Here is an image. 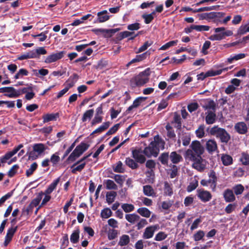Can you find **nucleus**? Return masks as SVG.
I'll list each match as a JSON object with an SVG mask.
<instances>
[{"mask_svg":"<svg viewBox=\"0 0 249 249\" xmlns=\"http://www.w3.org/2000/svg\"><path fill=\"white\" fill-rule=\"evenodd\" d=\"M203 107L208 111H215L216 105L213 100H208L203 105Z\"/></svg>","mask_w":249,"mask_h":249,"instance_id":"nucleus-19","label":"nucleus"},{"mask_svg":"<svg viewBox=\"0 0 249 249\" xmlns=\"http://www.w3.org/2000/svg\"><path fill=\"white\" fill-rule=\"evenodd\" d=\"M209 179L207 180L210 188L214 191L216 186L217 177L216 173L213 170H211L209 173Z\"/></svg>","mask_w":249,"mask_h":249,"instance_id":"nucleus-11","label":"nucleus"},{"mask_svg":"<svg viewBox=\"0 0 249 249\" xmlns=\"http://www.w3.org/2000/svg\"><path fill=\"white\" fill-rule=\"evenodd\" d=\"M28 71L26 69H20L17 73L15 75L14 78L16 79L22 78L24 76H27L28 75Z\"/></svg>","mask_w":249,"mask_h":249,"instance_id":"nucleus-46","label":"nucleus"},{"mask_svg":"<svg viewBox=\"0 0 249 249\" xmlns=\"http://www.w3.org/2000/svg\"><path fill=\"white\" fill-rule=\"evenodd\" d=\"M125 218L127 221L131 224L135 223L140 219L139 215L135 213L126 214L125 215Z\"/></svg>","mask_w":249,"mask_h":249,"instance_id":"nucleus-25","label":"nucleus"},{"mask_svg":"<svg viewBox=\"0 0 249 249\" xmlns=\"http://www.w3.org/2000/svg\"><path fill=\"white\" fill-rule=\"evenodd\" d=\"M113 171L116 173H122L124 171L123 163L121 161L117 162L116 165L113 166Z\"/></svg>","mask_w":249,"mask_h":249,"instance_id":"nucleus-42","label":"nucleus"},{"mask_svg":"<svg viewBox=\"0 0 249 249\" xmlns=\"http://www.w3.org/2000/svg\"><path fill=\"white\" fill-rule=\"evenodd\" d=\"M165 142L160 137L159 135L154 137V140L152 141L148 146L144 149V155L148 158L152 156L157 157L160 150L164 148Z\"/></svg>","mask_w":249,"mask_h":249,"instance_id":"nucleus-2","label":"nucleus"},{"mask_svg":"<svg viewBox=\"0 0 249 249\" xmlns=\"http://www.w3.org/2000/svg\"><path fill=\"white\" fill-rule=\"evenodd\" d=\"M47 146L41 143H36L33 146V150L29 154V158L32 160H36L38 156L42 155L47 149Z\"/></svg>","mask_w":249,"mask_h":249,"instance_id":"nucleus-6","label":"nucleus"},{"mask_svg":"<svg viewBox=\"0 0 249 249\" xmlns=\"http://www.w3.org/2000/svg\"><path fill=\"white\" fill-rule=\"evenodd\" d=\"M197 197L203 202H208L212 198V195L209 191L200 189L197 190Z\"/></svg>","mask_w":249,"mask_h":249,"instance_id":"nucleus-10","label":"nucleus"},{"mask_svg":"<svg viewBox=\"0 0 249 249\" xmlns=\"http://www.w3.org/2000/svg\"><path fill=\"white\" fill-rule=\"evenodd\" d=\"M150 71L149 68L146 69L139 74L133 77L130 80L131 87H141L147 83L149 80Z\"/></svg>","mask_w":249,"mask_h":249,"instance_id":"nucleus-3","label":"nucleus"},{"mask_svg":"<svg viewBox=\"0 0 249 249\" xmlns=\"http://www.w3.org/2000/svg\"><path fill=\"white\" fill-rule=\"evenodd\" d=\"M104 184L107 190H117L118 189L117 185L112 180H106L104 181Z\"/></svg>","mask_w":249,"mask_h":249,"instance_id":"nucleus-29","label":"nucleus"},{"mask_svg":"<svg viewBox=\"0 0 249 249\" xmlns=\"http://www.w3.org/2000/svg\"><path fill=\"white\" fill-rule=\"evenodd\" d=\"M210 133L211 134L219 138L222 142L227 143L230 139V136L227 131L225 129L217 126H214L212 128Z\"/></svg>","mask_w":249,"mask_h":249,"instance_id":"nucleus-5","label":"nucleus"},{"mask_svg":"<svg viewBox=\"0 0 249 249\" xmlns=\"http://www.w3.org/2000/svg\"><path fill=\"white\" fill-rule=\"evenodd\" d=\"M111 178H113L115 181L121 186L123 185L125 178L124 176L121 175H115L113 177H111Z\"/></svg>","mask_w":249,"mask_h":249,"instance_id":"nucleus-44","label":"nucleus"},{"mask_svg":"<svg viewBox=\"0 0 249 249\" xmlns=\"http://www.w3.org/2000/svg\"><path fill=\"white\" fill-rule=\"evenodd\" d=\"M132 154L133 158L137 162L143 163L145 161L144 150H142L141 148L136 149L132 150Z\"/></svg>","mask_w":249,"mask_h":249,"instance_id":"nucleus-7","label":"nucleus"},{"mask_svg":"<svg viewBox=\"0 0 249 249\" xmlns=\"http://www.w3.org/2000/svg\"><path fill=\"white\" fill-rule=\"evenodd\" d=\"M129 242V237L127 235H123L122 236L119 242V245L121 246L126 245Z\"/></svg>","mask_w":249,"mask_h":249,"instance_id":"nucleus-52","label":"nucleus"},{"mask_svg":"<svg viewBox=\"0 0 249 249\" xmlns=\"http://www.w3.org/2000/svg\"><path fill=\"white\" fill-rule=\"evenodd\" d=\"M21 95V92L17 90L12 87H7L4 95L9 98H17Z\"/></svg>","mask_w":249,"mask_h":249,"instance_id":"nucleus-13","label":"nucleus"},{"mask_svg":"<svg viewBox=\"0 0 249 249\" xmlns=\"http://www.w3.org/2000/svg\"><path fill=\"white\" fill-rule=\"evenodd\" d=\"M216 33L209 37V39L212 41H220L224 39L226 36H231L233 33L231 30H226L225 27H218L214 29Z\"/></svg>","mask_w":249,"mask_h":249,"instance_id":"nucleus-4","label":"nucleus"},{"mask_svg":"<svg viewBox=\"0 0 249 249\" xmlns=\"http://www.w3.org/2000/svg\"><path fill=\"white\" fill-rule=\"evenodd\" d=\"M121 207L125 213L131 212L133 211L135 208L133 205L128 203L123 204Z\"/></svg>","mask_w":249,"mask_h":249,"instance_id":"nucleus-51","label":"nucleus"},{"mask_svg":"<svg viewBox=\"0 0 249 249\" xmlns=\"http://www.w3.org/2000/svg\"><path fill=\"white\" fill-rule=\"evenodd\" d=\"M142 99H143V98L141 97L136 98L133 101L132 105L128 107V108H127V109L126 110V112H129L133 108L138 107L140 105Z\"/></svg>","mask_w":249,"mask_h":249,"instance_id":"nucleus-30","label":"nucleus"},{"mask_svg":"<svg viewBox=\"0 0 249 249\" xmlns=\"http://www.w3.org/2000/svg\"><path fill=\"white\" fill-rule=\"evenodd\" d=\"M163 190L164 196H171L173 194V185L167 181L164 182Z\"/></svg>","mask_w":249,"mask_h":249,"instance_id":"nucleus-15","label":"nucleus"},{"mask_svg":"<svg viewBox=\"0 0 249 249\" xmlns=\"http://www.w3.org/2000/svg\"><path fill=\"white\" fill-rule=\"evenodd\" d=\"M170 160L173 164H178L182 160V157L177 152L173 151L170 154Z\"/></svg>","mask_w":249,"mask_h":249,"instance_id":"nucleus-18","label":"nucleus"},{"mask_svg":"<svg viewBox=\"0 0 249 249\" xmlns=\"http://www.w3.org/2000/svg\"><path fill=\"white\" fill-rule=\"evenodd\" d=\"M98 19L99 22H104L109 19V17L107 15V11L104 10L97 13Z\"/></svg>","mask_w":249,"mask_h":249,"instance_id":"nucleus-26","label":"nucleus"},{"mask_svg":"<svg viewBox=\"0 0 249 249\" xmlns=\"http://www.w3.org/2000/svg\"><path fill=\"white\" fill-rule=\"evenodd\" d=\"M159 229L160 226L158 224L147 227L145 228L143 233V238L145 239L151 238L153 236L155 232Z\"/></svg>","mask_w":249,"mask_h":249,"instance_id":"nucleus-8","label":"nucleus"},{"mask_svg":"<svg viewBox=\"0 0 249 249\" xmlns=\"http://www.w3.org/2000/svg\"><path fill=\"white\" fill-rule=\"evenodd\" d=\"M146 167L147 168L150 169V170L148 171L146 173L149 174L150 175H152L153 174V169L155 168L156 163L155 162L152 160H148L146 162Z\"/></svg>","mask_w":249,"mask_h":249,"instance_id":"nucleus-31","label":"nucleus"},{"mask_svg":"<svg viewBox=\"0 0 249 249\" xmlns=\"http://www.w3.org/2000/svg\"><path fill=\"white\" fill-rule=\"evenodd\" d=\"M80 231L79 229L74 230L70 237V241L72 243H76L79 241Z\"/></svg>","mask_w":249,"mask_h":249,"instance_id":"nucleus-33","label":"nucleus"},{"mask_svg":"<svg viewBox=\"0 0 249 249\" xmlns=\"http://www.w3.org/2000/svg\"><path fill=\"white\" fill-rule=\"evenodd\" d=\"M205 149L198 141H193L185 153L186 160L192 162V167L198 171H203L206 167V161L202 158Z\"/></svg>","mask_w":249,"mask_h":249,"instance_id":"nucleus-1","label":"nucleus"},{"mask_svg":"<svg viewBox=\"0 0 249 249\" xmlns=\"http://www.w3.org/2000/svg\"><path fill=\"white\" fill-rule=\"evenodd\" d=\"M181 140L182 141V144L184 146L188 145L190 142L191 137L190 135L188 134H185L181 137Z\"/></svg>","mask_w":249,"mask_h":249,"instance_id":"nucleus-57","label":"nucleus"},{"mask_svg":"<svg viewBox=\"0 0 249 249\" xmlns=\"http://www.w3.org/2000/svg\"><path fill=\"white\" fill-rule=\"evenodd\" d=\"M169 159H170V155L167 152L162 153L159 158V160L161 163L166 165H168Z\"/></svg>","mask_w":249,"mask_h":249,"instance_id":"nucleus-35","label":"nucleus"},{"mask_svg":"<svg viewBox=\"0 0 249 249\" xmlns=\"http://www.w3.org/2000/svg\"><path fill=\"white\" fill-rule=\"evenodd\" d=\"M231 69V67H227L218 70H210L206 72V76H208V77H212L221 74L223 71H228Z\"/></svg>","mask_w":249,"mask_h":249,"instance_id":"nucleus-20","label":"nucleus"},{"mask_svg":"<svg viewBox=\"0 0 249 249\" xmlns=\"http://www.w3.org/2000/svg\"><path fill=\"white\" fill-rule=\"evenodd\" d=\"M65 52L64 51H61L56 53H52L48 55L45 59L44 62L46 63H51L57 61L59 59L62 58Z\"/></svg>","mask_w":249,"mask_h":249,"instance_id":"nucleus-9","label":"nucleus"},{"mask_svg":"<svg viewBox=\"0 0 249 249\" xmlns=\"http://www.w3.org/2000/svg\"><path fill=\"white\" fill-rule=\"evenodd\" d=\"M236 204L235 203H230L228 204L225 209V211L227 213H231L235 209Z\"/></svg>","mask_w":249,"mask_h":249,"instance_id":"nucleus-61","label":"nucleus"},{"mask_svg":"<svg viewBox=\"0 0 249 249\" xmlns=\"http://www.w3.org/2000/svg\"><path fill=\"white\" fill-rule=\"evenodd\" d=\"M152 43L153 42L152 41L145 42L142 46L141 47L139 48L137 53H140L144 51L147 49L148 47L150 46L152 44Z\"/></svg>","mask_w":249,"mask_h":249,"instance_id":"nucleus-63","label":"nucleus"},{"mask_svg":"<svg viewBox=\"0 0 249 249\" xmlns=\"http://www.w3.org/2000/svg\"><path fill=\"white\" fill-rule=\"evenodd\" d=\"M57 114H46L42 116L43 123H45L50 121L55 120L56 119Z\"/></svg>","mask_w":249,"mask_h":249,"instance_id":"nucleus-38","label":"nucleus"},{"mask_svg":"<svg viewBox=\"0 0 249 249\" xmlns=\"http://www.w3.org/2000/svg\"><path fill=\"white\" fill-rule=\"evenodd\" d=\"M36 53L35 50H31L18 56V59L19 60H23L30 58H36Z\"/></svg>","mask_w":249,"mask_h":249,"instance_id":"nucleus-17","label":"nucleus"},{"mask_svg":"<svg viewBox=\"0 0 249 249\" xmlns=\"http://www.w3.org/2000/svg\"><path fill=\"white\" fill-rule=\"evenodd\" d=\"M89 147V145L85 142H81L77 145L74 151L77 153L79 157L86 151Z\"/></svg>","mask_w":249,"mask_h":249,"instance_id":"nucleus-16","label":"nucleus"},{"mask_svg":"<svg viewBox=\"0 0 249 249\" xmlns=\"http://www.w3.org/2000/svg\"><path fill=\"white\" fill-rule=\"evenodd\" d=\"M235 130L240 134H245L248 132V127L243 122H238L235 124Z\"/></svg>","mask_w":249,"mask_h":249,"instance_id":"nucleus-14","label":"nucleus"},{"mask_svg":"<svg viewBox=\"0 0 249 249\" xmlns=\"http://www.w3.org/2000/svg\"><path fill=\"white\" fill-rule=\"evenodd\" d=\"M223 196L226 202H232L236 199L235 195L232 190L230 189H226L223 192Z\"/></svg>","mask_w":249,"mask_h":249,"instance_id":"nucleus-12","label":"nucleus"},{"mask_svg":"<svg viewBox=\"0 0 249 249\" xmlns=\"http://www.w3.org/2000/svg\"><path fill=\"white\" fill-rule=\"evenodd\" d=\"M110 123L108 122L103 123L102 125L93 131L91 134L95 133H100L106 130L109 126Z\"/></svg>","mask_w":249,"mask_h":249,"instance_id":"nucleus-36","label":"nucleus"},{"mask_svg":"<svg viewBox=\"0 0 249 249\" xmlns=\"http://www.w3.org/2000/svg\"><path fill=\"white\" fill-rule=\"evenodd\" d=\"M205 235V233L202 231H198L196 234L194 235V240L196 241H198L202 239Z\"/></svg>","mask_w":249,"mask_h":249,"instance_id":"nucleus-62","label":"nucleus"},{"mask_svg":"<svg viewBox=\"0 0 249 249\" xmlns=\"http://www.w3.org/2000/svg\"><path fill=\"white\" fill-rule=\"evenodd\" d=\"M183 52H187L190 53L191 55L195 56L196 54V51L194 49L191 48H187L186 47H181L179 49L177 50L176 52L177 53H179Z\"/></svg>","mask_w":249,"mask_h":249,"instance_id":"nucleus-39","label":"nucleus"},{"mask_svg":"<svg viewBox=\"0 0 249 249\" xmlns=\"http://www.w3.org/2000/svg\"><path fill=\"white\" fill-rule=\"evenodd\" d=\"M34 71L35 74L37 76H39V74L41 76H45L47 75L49 73V71L45 69H41L38 71L36 70H34Z\"/></svg>","mask_w":249,"mask_h":249,"instance_id":"nucleus-60","label":"nucleus"},{"mask_svg":"<svg viewBox=\"0 0 249 249\" xmlns=\"http://www.w3.org/2000/svg\"><path fill=\"white\" fill-rule=\"evenodd\" d=\"M117 196V193L114 191L107 192L106 194V200L108 204H110L114 201Z\"/></svg>","mask_w":249,"mask_h":249,"instance_id":"nucleus-32","label":"nucleus"},{"mask_svg":"<svg viewBox=\"0 0 249 249\" xmlns=\"http://www.w3.org/2000/svg\"><path fill=\"white\" fill-rule=\"evenodd\" d=\"M221 161L225 166L231 165L232 163V157L227 154H223L221 156Z\"/></svg>","mask_w":249,"mask_h":249,"instance_id":"nucleus-28","label":"nucleus"},{"mask_svg":"<svg viewBox=\"0 0 249 249\" xmlns=\"http://www.w3.org/2000/svg\"><path fill=\"white\" fill-rule=\"evenodd\" d=\"M240 160L243 165H249V155L245 152L242 153L241 154Z\"/></svg>","mask_w":249,"mask_h":249,"instance_id":"nucleus-43","label":"nucleus"},{"mask_svg":"<svg viewBox=\"0 0 249 249\" xmlns=\"http://www.w3.org/2000/svg\"><path fill=\"white\" fill-rule=\"evenodd\" d=\"M43 195V193H39L37 196L31 202L30 205H29L30 207H36L40 203V201L42 198V195Z\"/></svg>","mask_w":249,"mask_h":249,"instance_id":"nucleus-40","label":"nucleus"},{"mask_svg":"<svg viewBox=\"0 0 249 249\" xmlns=\"http://www.w3.org/2000/svg\"><path fill=\"white\" fill-rule=\"evenodd\" d=\"M37 167V164L36 162L32 163L30 168L26 171V175L29 177L33 174L34 172L36 169Z\"/></svg>","mask_w":249,"mask_h":249,"instance_id":"nucleus-50","label":"nucleus"},{"mask_svg":"<svg viewBox=\"0 0 249 249\" xmlns=\"http://www.w3.org/2000/svg\"><path fill=\"white\" fill-rule=\"evenodd\" d=\"M174 201L172 200H167L162 202L161 207L164 210H168L173 205Z\"/></svg>","mask_w":249,"mask_h":249,"instance_id":"nucleus-64","label":"nucleus"},{"mask_svg":"<svg viewBox=\"0 0 249 249\" xmlns=\"http://www.w3.org/2000/svg\"><path fill=\"white\" fill-rule=\"evenodd\" d=\"M137 212L142 216L149 217L150 216V211L146 208H140L137 210Z\"/></svg>","mask_w":249,"mask_h":249,"instance_id":"nucleus-41","label":"nucleus"},{"mask_svg":"<svg viewBox=\"0 0 249 249\" xmlns=\"http://www.w3.org/2000/svg\"><path fill=\"white\" fill-rule=\"evenodd\" d=\"M177 40H173L166 43L165 44L162 46L160 48V50H166L170 47L175 46L177 44Z\"/></svg>","mask_w":249,"mask_h":249,"instance_id":"nucleus-56","label":"nucleus"},{"mask_svg":"<svg viewBox=\"0 0 249 249\" xmlns=\"http://www.w3.org/2000/svg\"><path fill=\"white\" fill-rule=\"evenodd\" d=\"M143 194L148 196H155L156 193L152 186L149 185L143 186Z\"/></svg>","mask_w":249,"mask_h":249,"instance_id":"nucleus-22","label":"nucleus"},{"mask_svg":"<svg viewBox=\"0 0 249 249\" xmlns=\"http://www.w3.org/2000/svg\"><path fill=\"white\" fill-rule=\"evenodd\" d=\"M205 127L203 125H200L196 131V136L199 138H201L204 137Z\"/></svg>","mask_w":249,"mask_h":249,"instance_id":"nucleus-58","label":"nucleus"},{"mask_svg":"<svg viewBox=\"0 0 249 249\" xmlns=\"http://www.w3.org/2000/svg\"><path fill=\"white\" fill-rule=\"evenodd\" d=\"M198 186V181L196 179L192 180L188 186L187 191L188 192H191L194 190Z\"/></svg>","mask_w":249,"mask_h":249,"instance_id":"nucleus-54","label":"nucleus"},{"mask_svg":"<svg viewBox=\"0 0 249 249\" xmlns=\"http://www.w3.org/2000/svg\"><path fill=\"white\" fill-rule=\"evenodd\" d=\"M232 191L234 195L238 196L243 193L244 191V187L241 184H237L232 188Z\"/></svg>","mask_w":249,"mask_h":249,"instance_id":"nucleus-37","label":"nucleus"},{"mask_svg":"<svg viewBox=\"0 0 249 249\" xmlns=\"http://www.w3.org/2000/svg\"><path fill=\"white\" fill-rule=\"evenodd\" d=\"M192 28L194 29L195 30L198 32L208 31L209 30L210 27L207 25H192Z\"/></svg>","mask_w":249,"mask_h":249,"instance_id":"nucleus-47","label":"nucleus"},{"mask_svg":"<svg viewBox=\"0 0 249 249\" xmlns=\"http://www.w3.org/2000/svg\"><path fill=\"white\" fill-rule=\"evenodd\" d=\"M215 112V111H207V112L206 113L207 115L205 120L207 124H213L215 122L216 119Z\"/></svg>","mask_w":249,"mask_h":249,"instance_id":"nucleus-21","label":"nucleus"},{"mask_svg":"<svg viewBox=\"0 0 249 249\" xmlns=\"http://www.w3.org/2000/svg\"><path fill=\"white\" fill-rule=\"evenodd\" d=\"M126 164L131 168L134 169L138 167V164L133 160L129 158H127L125 159Z\"/></svg>","mask_w":249,"mask_h":249,"instance_id":"nucleus-45","label":"nucleus"},{"mask_svg":"<svg viewBox=\"0 0 249 249\" xmlns=\"http://www.w3.org/2000/svg\"><path fill=\"white\" fill-rule=\"evenodd\" d=\"M19 166L17 164L13 165L12 168L9 170L7 174L9 177H13L17 172Z\"/></svg>","mask_w":249,"mask_h":249,"instance_id":"nucleus-59","label":"nucleus"},{"mask_svg":"<svg viewBox=\"0 0 249 249\" xmlns=\"http://www.w3.org/2000/svg\"><path fill=\"white\" fill-rule=\"evenodd\" d=\"M60 181V178H58L54 180L53 182L48 186V188L45 191L44 194L50 195L56 188Z\"/></svg>","mask_w":249,"mask_h":249,"instance_id":"nucleus-24","label":"nucleus"},{"mask_svg":"<svg viewBox=\"0 0 249 249\" xmlns=\"http://www.w3.org/2000/svg\"><path fill=\"white\" fill-rule=\"evenodd\" d=\"M93 113L94 110L93 109H89L86 111L82 118V122H85L87 121H89L92 117Z\"/></svg>","mask_w":249,"mask_h":249,"instance_id":"nucleus-27","label":"nucleus"},{"mask_svg":"<svg viewBox=\"0 0 249 249\" xmlns=\"http://www.w3.org/2000/svg\"><path fill=\"white\" fill-rule=\"evenodd\" d=\"M112 214V212L108 208H104L101 212V217L103 219H107Z\"/></svg>","mask_w":249,"mask_h":249,"instance_id":"nucleus-34","label":"nucleus"},{"mask_svg":"<svg viewBox=\"0 0 249 249\" xmlns=\"http://www.w3.org/2000/svg\"><path fill=\"white\" fill-rule=\"evenodd\" d=\"M154 16H155V12H152L149 14L143 15L142 17L144 19V22L146 24H149L154 19Z\"/></svg>","mask_w":249,"mask_h":249,"instance_id":"nucleus-49","label":"nucleus"},{"mask_svg":"<svg viewBox=\"0 0 249 249\" xmlns=\"http://www.w3.org/2000/svg\"><path fill=\"white\" fill-rule=\"evenodd\" d=\"M50 161L53 163V165H56L60 161V157L59 156L58 152L52 155L51 157Z\"/></svg>","mask_w":249,"mask_h":249,"instance_id":"nucleus-55","label":"nucleus"},{"mask_svg":"<svg viewBox=\"0 0 249 249\" xmlns=\"http://www.w3.org/2000/svg\"><path fill=\"white\" fill-rule=\"evenodd\" d=\"M217 146L215 141L209 140L206 142V148L209 153L215 151L217 149Z\"/></svg>","mask_w":249,"mask_h":249,"instance_id":"nucleus-23","label":"nucleus"},{"mask_svg":"<svg viewBox=\"0 0 249 249\" xmlns=\"http://www.w3.org/2000/svg\"><path fill=\"white\" fill-rule=\"evenodd\" d=\"M13 156L11 153L10 152H7L6 154H5L4 156L1 157L0 158L1 160H2L1 162H3L4 163L7 162L9 164H10L12 162L15 161L13 159L10 160L9 161H8V160H10V159Z\"/></svg>","mask_w":249,"mask_h":249,"instance_id":"nucleus-48","label":"nucleus"},{"mask_svg":"<svg viewBox=\"0 0 249 249\" xmlns=\"http://www.w3.org/2000/svg\"><path fill=\"white\" fill-rule=\"evenodd\" d=\"M167 237V234L163 231L158 232L155 237L154 240L157 241H161L165 239Z\"/></svg>","mask_w":249,"mask_h":249,"instance_id":"nucleus-53","label":"nucleus"}]
</instances>
